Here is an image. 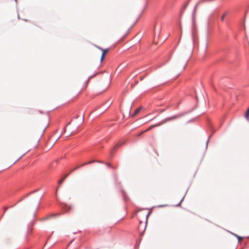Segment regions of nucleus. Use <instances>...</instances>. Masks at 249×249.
<instances>
[{"instance_id": "13", "label": "nucleus", "mask_w": 249, "mask_h": 249, "mask_svg": "<svg viewBox=\"0 0 249 249\" xmlns=\"http://www.w3.org/2000/svg\"><path fill=\"white\" fill-rule=\"evenodd\" d=\"M8 241H5L4 243L5 244H9L10 243V241L9 240H8Z\"/></svg>"}, {"instance_id": "7", "label": "nucleus", "mask_w": 249, "mask_h": 249, "mask_svg": "<svg viewBox=\"0 0 249 249\" xmlns=\"http://www.w3.org/2000/svg\"><path fill=\"white\" fill-rule=\"evenodd\" d=\"M140 110H141L140 108H137L135 110V111L134 112V113L133 114L132 116H134L136 115L140 112Z\"/></svg>"}, {"instance_id": "3", "label": "nucleus", "mask_w": 249, "mask_h": 249, "mask_svg": "<svg viewBox=\"0 0 249 249\" xmlns=\"http://www.w3.org/2000/svg\"><path fill=\"white\" fill-rule=\"evenodd\" d=\"M162 124H162V122H161L157 124L152 125L150 126H149L147 129H146L144 131L142 132L141 134L143 133L144 132H147V131L151 130V129H152L154 127H155L157 126H159Z\"/></svg>"}, {"instance_id": "10", "label": "nucleus", "mask_w": 249, "mask_h": 249, "mask_svg": "<svg viewBox=\"0 0 249 249\" xmlns=\"http://www.w3.org/2000/svg\"><path fill=\"white\" fill-rule=\"evenodd\" d=\"M24 155V154H22L20 156H19L17 158V159L15 161L14 163H15L16 161H17L19 159H20Z\"/></svg>"}, {"instance_id": "11", "label": "nucleus", "mask_w": 249, "mask_h": 249, "mask_svg": "<svg viewBox=\"0 0 249 249\" xmlns=\"http://www.w3.org/2000/svg\"><path fill=\"white\" fill-rule=\"evenodd\" d=\"M235 236L237 237V238L239 240V241L240 242L243 239V237H240L239 236H238L237 235H235Z\"/></svg>"}, {"instance_id": "2", "label": "nucleus", "mask_w": 249, "mask_h": 249, "mask_svg": "<svg viewBox=\"0 0 249 249\" xmlns=\"http://www.w3.org/2000/svg\"><path fill=\"white\" fill-rule=\"evenodd\" d=\"M98 48L102 51V56L101 57V61H102L104 60V59L105 58L106 54L108 53L109 49H104L100 47H98Z\"/></svg>"}, {"instance_id": "14", "label": "nucleus", "mask_w": 249, "mask_h": 249, "mask_svg": "<svg viewBox=\"0 0 249 249\" xmlns=\"http://www.w3.org/2000/svg\"><path fill=\"white\" fill-rule=\"evenodd\" d=\"M93 162V161H89V162H88V163H85L84 164H89V163H92V162Z\"/></svg>"}, {"instance_id": "8", "label": "nucleus", "mask_w": 249, "mask_h": 249, "mask_svg": "<svg viewBox=\"0 0 249 249\" xmlns=\"http://www.w3.org/2000/svg\"><path fill=\"white\" fill-rule=\"evenodd\" d=\"M69 174H67L66 175L64 178H63L62 179L60 180L58 182V184L59 185H60V184H61L64 181V180H65V179L67 177V176H68Z\"/></svg>"}, {"instance_id": "9", "label": "nucleus", "mask_w": 249, "mask_h": 249, "mask_svg": "<svg viewBox=\"0 0 249 249\" xmlns=\"http://www.w3.org/2000/svg\"><path fill=\"white\" fill-rule=\"evenodd\" d=\"M121 144L120 143H117L112 149V151L115 150L116 149L118 148L120 146Z\"/></svg>"}, {"instance_id": "4", "label": "nucleus", "mask_w": 249, "mask_h": 249, "mask_svg": "<svg viewBox=\"0 0 249 249\" xmlns=\"http://www.w3.org/2000/svg\"><path fill=\"white\" fill-rule=\"evenodd\" d=\"M162 124H162V122H161L157 124L152 125L150 126H149L147 129H146L144 131L142 132L141 134L143 133L144 132H147V131L151 130V129H152L154 127H155L157 126H159Z\"/></svg>"}, {"instance_id": "16", "label": "nucleus", "mask_w": 249, "mask_h": 249, "mask_svg": "<svg viewBox=\"0 0 249 249\" xmlns=\"http://www.w3.org/2000/svg\"><path fill=\"white\" fill-rule=\"evenodd\" d=\"M107 165L108 166V167H111V165L110 163H107Z\"/></svg>"}, {"instance_id": "5", "label": "nucleus", "mask_w": 249, "mask_h": 249, "mask_svg": "<svg viewBox=\"0 0 249 249\" xmlns=\"http://www.w3.org/2000/svg\"><path fill=\"white\" fill-rule=\"evenodd\" d=\"M162 124H162V122H161L157 124L152 125L150 126H149L147 129H146L144 131L142 132L141 134L143 133L144 132H147V131L151 130V129H152L154 127H155L157 126H159Z\"/></svg>"}, {"instance_id": "12", "label": "nucleus", "mask_w": 249, "mask_h": 249, "mask_svg": "<svg viewBox=\"0 0 249 249\" xmlns=\"http://www.w3.org/2000/svg\"><path fill=\"white\" fill-rule=\"evenodd\" d=\"M67 205H65V206L63 207V209H67ZM68 209L66 210V211H68L69 209H70L71 208L70 206H68Z\"/></svg>"}, {"instance_id": "15", "label": "nucleus", "mask_w": 249, "mask_h": 249, "mask_svg": "<svg viewBox=\"0 0 249 249\" xmlns=\"http://www.w3.org/2000/svg\"><path fill=\"white\" fill-rule=\"evenodd\" d=\"M224 17H225V15H224L222 16V17L221 18V19H222V20H224Z\"/></svg>"}, {"instance_id": "18", "label": "nucleus", "mask_w": 249, "mask_h": 249, "mask_svg": "<svg viewBox=\"0 0 249 249\" xmlns=\"http://www.w3.org/2000/svg\"><path fill=\"white\" fill-rule=\"evenodd\" d=\"M7 208H5L4 209V212H5V211L7 210Z\"/></svg>"}, {"instance_id": "6", "label": "nucleus", "mask_w": 249, "mask_h": 249, "mask_svg": "<svg viewBox=\"0 0 249 249\" xmlns=\"http://www.w3.org/2000/svg\"><path fill=\"white\" fill-rule=\"evenodd\" d=\"M245 117L248 121H249V107L248 108L246 111V113L245 115Z\"/></svg>"}, {"instance_id": "17", "label": "nucleus", "mask_w": 249, "mask_h": 249, "mask_svg": "<svg viewBox=\"0 0 249 249\" xmlns=\"http://www.w3.org/2000/svg\"><path fill=\"white\" fill-rule=\"evenodd\" d=\"M149 213H149L147 215V216H146V219H147V217H148V215H149Z\"/></svg>"}, {"instance_id": "1", "label": "nucleus", "mask_w": 249, "mask_h": 249, "mask_svg": "<svg viewBox=\"0 0 249 249\" xmlns=\"http://www.w3.org/2000/svg\"><path fill=\"white\" fill-rule=\"evenodd\" d=\"M180 117H181V115H179V114L175 115H174V116H172L171 117H167V118H165V119H164L161 122H162V124H163L168 122H169V121H172L174 120H176L178 118H179Z\"/></svg>"}]
</instances>
